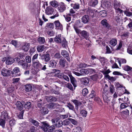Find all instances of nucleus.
I'll use <instances>...</instances> for the list:
<instances>
[{
	"mask_svg": "<svg viewBox=\"0 0 132 132\" xmlns=\"http://www.w3.org/2000/svg\"><path fill=\"white\" fill-rule=\"evenodd\" d=\"M57 64V62L55 60H51L49 62V67L54 68L56 67Z\"/></svg>",
	"mask_w": 132,
	"mask_h": 132,
	"instance_id": "obj_21",
	"label": "nucleus"
},
{
	"mask_svg": "<svg viewBox=\"0 0 132 132\" xmlns=\"http://www.w3.org/2000/svg\"><path fill=\"white\" fill-rule=\"evenodd\" d=\"M45 13L48 15H54L50 17L51 19H54L59 16L58 12L56 10L50 7H46L45 10Z\"/></svg>",
	"mask_w": 132,
	"mask_h": 132,
	"instance_id": "obj_1",
	"label": "nucleus"
},
{
	"mask_svg": "<svg viewBox=\"0 0 132 132\" xmlns=\"http://www.w3.org/2000/svg\"><path fill=\"white\" fill-rule=\"evenodd\" d=\"M52 94H54L56 95H60V93L59 91L55 90L53 89H52L50 90Z\"/></svg>",
	"mask_w": 132,
	"mask_h": 132,
	"instance_id": "obj_52",
	"label": "nucleus"
},
{
	"mask_svg": "<svg viewBox=\"0 0 132 132\" xmlns=\"http://www.w3.org/2000/svg\"><path fill=\"white\" fill-rule=\"evenodd\" d=\"M117 43V40L115 39H112L110 41V44L113 46H116Z\"/></svg>",
	"mask_w": 132,
	"mask_h": 132,
	"instance_id": "obj_42",
	"label": "nucleus"
},
{
	"mask_svg": "<svg viewBox=\"0 0 132 132\" xmlns=\"http://www.w3.org/2000/svg\"><path fill=\"white\" fill-rule=\"evenodd\" d=\"M1 117L2 118L7 120L9 119L10 118V116H8L7 111H4L1 113Z\"/></svg>",
	"mask_w": 132,
	"mask_h": 132,
	"instance_id": "obj_10",
	"label": "nucleus"
},
{
	"mask_svg": "<svg viewBox=\"0 0 132 132\" xmlns=\"http://www.w3.org/2000/svg\"><path fill=\"white\" fill-rule=\"evenodd\" d=\"M118 62L120 66H121V63H125L126 62V61L125 59H120V60H118Z\"/></svg>",
	"mask_w": 132,
	"mask_h": 132,
	"instance_id": "obj_49",
	"label": "nucleus"
},
{
	"mask_svg": "<svg viewBox=\"0 0 132 132\" xmlns=\"http://www.w3.org/2000/svg\"><path fill=\"white\" fill-rule=\"evenodd\" d=\"M26 61L28 63L31 62V59L30 57L29 56H27L26 57Z\"/></svg>",
	"mask_w": 132,
	"mask_h": 132,
	"instance_id": "obj_61",
	"label": "nucleus"
},
{
	"mask_svg": "<svg viewBox=\"0 0 132 132\" xmlns=\"http://www.w3.org/2000/svg\"><path fill=\"white\" fill-rule=\"evenodd\" d=\"M116 87L117 88H123L124 89H125V87L123 86V85L122 84H120L119 82H117L116 83L115 85Z\"/></svg>",
	"mask_w": 132,
	"mask_h": 132,
	"instance_id": "obj_50",
	"label": "nucleus"
},
{
	"mask_svg": "<svg viewBox=\"0 0 132 132\" xmlns=\"http://www.w3.org/2000/svg\"><path fill=\"white\" fill-rule=\"evenodd\" d=\"M46 100L48 102H51L56 101L57 99L54 97L51 96L47 97L46 98Z\"/></svg>",
	"mask_w": 132,
	"mask_h": 132,
	"instance_id": "obj_30",
	"label": "nucleus"
},
{
	"mask_svg": "<svg viewBox=\"0 0 132 132\" xmlns=\"http://www.w3.org/2000/svg\"><path fill=\"white\" fill-rule=\"evenodd\" d=\"M15 47H16L17 45V42L15 40H12L11 43Z\"/></svg>",
	"mask_w": 132,
	"mask_h": 132,
	"instance_id": "obj_64",
	"label": "nucleus"
},
{
	"mask_svg": "<svg viewBox=\"0 0 132 132\" xmlns=\"http://www.w3.org/2000/svg\"><path fill=\"white\" fill-rule=\"evenodd\" d=\"M35 127L34 126L30 127V129L27 131V132H35Z\"/></svg>",
	"mask_w": 132,
	"mask_h": 132,
	"instance_id": "obj_56",
	"label": "nucleus"
},
{
	"mask_svg": "<svg viewBox=\"0 0 132 132\" xmlns=\"http://www.w3.org/2000/svg\"><path fill=\"white\" fill-rule=\"evenodd\" d=\"M88 93V91L87 88H85L82 90V93L83 96L86 95Z\"/></svg>",
	"mask_w": 132,
	"mask_h": 132,
	"instance_id": "obj_53",
	"label": "nucleus"
},
{
	"mask_svg": "<svg viewBox=\"0 0 132 132\" xmlns=\"http://www.w3.org/2000/svg\"><path fill=\"white\" fill-rule=\"evenodd\" d=\"M58 6V10L60 12H63L66 9V5L63 2H61Z\"/></svg>",
	"mask_w": 132,
	"mask_h": 132,
	"instance_id": "obj_9",
	"label": "nucleus"
},
{
	"mask_svg": "<svg viewBox=\"0 0 132 132\" xmlns=\"http://www.w3.org/2000/svg\"><path fill=\"white\" fill-rule=\"evenodd\" d=\"M79 72L80 73L74 71L73 73L76 76H79L85 75L88 74L89 73L88 70L85 69L81 70H80Z\"/></svg>",
	"mask_w": 132,
	"mask_h": 132,
	"instance_id": "obj_6",
	"label": "nucleus"
},
{
	"mask_svg": "<svg viewBox=\"0 0 132 132\" xmlns=\"http://www.w3.org/2000/svg\"><path fill=\"white\" fill-rule=\"evenodd\" d=\"M105 77L108 78L109 80L112 82L115 81L117 79L116 77H113L110 76L109 75H107L105 76Z\"/></svg>",
	"mask_w": 132,
	"mask_h": 132,
	"instance_id": "obj_29",
	"label": "nucleus"
},
{
	"mask_svg": "<svg viewBox=\"0 0 132 132\" xmlns=\"http://www.w3.org/2000/svg\"><path fill=\"white\" fill-rule=\"evenodd\" d=\"M14 72L10 70L6 69L5 68L3 69L1 71V74L3 76L7 77L13 75Z\"/></svg>",
	"mask_w": 132,
	"mask_h": 132,
	"instance_id": "obj_5",
	"label": "nucleus"
},
{
	"mask_svg": "<svg viewBox=\"0 0 132 132\" xmlns=\"http://www.w3.org/2000/svg\"><path fill=\"white\" fill-rule=\"evenodd\" d=\"M52 123L57 127H60L63 125V122L59 119H53L52 120Z\"/></svg>",
	"mask_w": 132,
	"mask_h": 132,
	"instance_id": "obj_4",
	"label": "nucleus"
},
{
	"mask_svg": "<svg viewBox=\"0 0 132 132\" xmlns=\"http://www.w3.org/2000/svg\"><path fill=\"white\" fill-rule=\"evenodd\" d=\"M67 107H68L70 110L73 111L75 110L74 106L70 103H68Z\"/></svg>",
	"mask_w": 132,
	"mask_h": 132,
	"instance_id": "obj_51",
	"label": "nucleus"
},
{
	"mask_svg": "<svg viewBox=\"0 0 132 132\" xmlns=\"http://www.w3.org/2000/svg\"><path fill=\"white\" fill-rule=\"evenodd\" d=\"M7 58V59L6 61V63L7 64H11L14 62V59L11 57L9 56Z\"/></svg>",
	"mask_w": 132,
	"mask_h": 132,
	"instance_id": "obj_22",
	"label": "nucleus"
},
{
	"mask_svg": "<svg viewBox=\"0 0 132 132\" xmlns=\"http://www.w3.org/2000/svg\"><path fill=\"white\" fill-rule=\"evenodd\" d=\"M38 41L40 44H44L45 42V40L44 37H39L38 39Z\"/></svg>",
	"mask_w": 132,
	"mask_h": 132,
	"instance_id": "obj_41",
	"label": "nucleus"
},
{
	"mask_svg": "<svg viewBox=\"0 0 132 132\" xmlns=\"http://www.w3.org/2000/svg\"><path fill=\"white\" fill-rule=\"evenodd\" d=\"M47 33L48 35L51 36H53L54 34V32L53 30L48 31Z\"/></svg>",
	"mask_w": 132,
	"mask_h": 132,
	"instance_id": "obj_60",
	"label": "nucleus"
},
{
	"mask_svg": "<svg viewBox=\"0 0 132 132\" xmlns=\"http://www.w3.org/2000/svg\"><path fill=\"white\" fill-rule=\"evenodd\" d=\"M71 14H68L66 15H63V16L65 18V20L69 22L71 21V18L69 16Z\"/></svg>",
	"mask_w": 132,
	"mask_h": 132,
	"instance_id": "obj_45",
	"label": "nucleus"
},
{
	"mask_svg": "<svg viewBox=\"0 0 132 132\" xmlns=\"http://www.w3.org/2000/svg\"><path fill=\"white\" fill-rule=\"evenodd\" d=\"M82 22L84 23H88L89 20V16L87 15L83 16L81 19Z\"/></svg>",
	"mask_w": 132,
	"mask_h": 132,
	"instance_id": "obj_18",
	"label": "nucleus"
},
{
	"mask_svg": "<svg viewBox=\"0 0 132 132\" xmlns=\"http://www.w3.org/2000/svg\"><path fill=\"white\" fill-rule=\"evenodd\" d=\"M59 104L54 103H52L49 104L48 108L50 109H55L57 106H59Z\"/></svg>",
	"mask_w": 132,
	"mask_h": 132,
	"instance_id": "obj_32",
	"label": "nucleus"
},
{
	"mask_svg": "<svg viewBox=\"0 0 132 132\" xmlns=\"http://www.w3.org/2000/svg\"><path fill=\"white\" fill-rule=\"evenodd\" d=\"M59 62L60 65L63 68L65 67V64L67 63L65 59L63 58L60 59Z\"/></svg>",
	"mask_w": 132,
	"mask_h": 132,
	"instance_id": "obj_17",
	"label": "nucleus"
},
{
	"mask_svg": "<svg viewBox=\"0 0 132 132\" xmlns=\"http://www.w3.org/2000/svg\"><path fill=\"white\" fill-rule=\"evenodd\" d=\"M27 123L25 122L21 123L20 124L21 127H20L19 130L22 132H24L27 130Z\"/></svg>",
	"mask_w": 132,
	"mask_h": 132,
	"instance_id": "obj_11",
	"label": "nucleus"
},
{
	"mask_svg": "<svg viewBox=\"0 0 132 132\" xmlns=\"http://www.w3.org/2000/svg\"><path fill=\"white\" fill-rule=\"evenodd\" d=\"M45 48V46L44 45H39L37 47V51L38 52H42Z\"/></svg>",
	"mask_w": 132,
	"mask_h": 132,
	"instance_id": "obj_38",
	"label": "nucleus"
},
{
	"mask_svg": "<svg viewBox=\"0 0 132 132\" xmlns=\"http://www.w3.org/2000/svg\"><path fill=\"white\" fill-rule=\"evenodd\" d=\"M31 106V103L29 102H27L25 104L23 105V107L27 110H29Z\"/></svg>",
	"mask_w": 132,
	"mask_h": 132,
	"instance_id": "obj_33",
	"label": "nucleus"
},
{
	"mask_svg": "<svg viewBox=\"0 0 132 132\" xmlns=\"http://www.w3.org/2000/svg\"><path fill=\"white\" fill-rule=\"evenodd\" d=\"M107 95L104 94L102 95V96L104 102L108 103L110 101V98Z\"/></svg>",
	"mask_w": 132,
	"mask_h": 132,
	"instance_id": "obj_37",
	"label": "nucleus"
},
{
	"mask_svg": "<svg viewBox=\"0 0 132 132\" xmlns=\"http://www.w3.org/2000/svg\"><path fill=\"white\" fill-rule=\"evenodd\" d=\"M99 15L101 17H104L107 15L106 11L105 10H103L100 11L99 13H98Z\"/></svg>",
	"mask_w": 132,
	"mask_h": 132,
	"instance_id": "obj_43",
	"label": "nucleus"
},
{
	"mask_svg": "<svg viewBox=\"0 0 132 132\" xmlns=\"http://www.w3.org/2000/svg\"><path fill=\"white\" fill-rule=\"evenodd\" d=\"M98 3L97 0H91L89 4L90 5L92 6H94L96 5Z\"/></svg>",
	"mask_w": 132,
	"mask_h": 132,
	"instance_id": "obj_39",
	"label": "nucleus"
},
{
	"mask_svg": "<svg viewBox=\"0 0 132 132\" xmlns=\"http://www.w3.org/2000/svg\"><path fill=\"white\" fill-rule=\"evenodd\" d=\"M109 91L110 93L112 94L115 91V89L114 86L113 85H111L110 86L109 88Z\"/></svg>",
	"mask_w": 132,
	"mask_h": 132,
	"instance_id": "obj_47",
	"label": "nucleus"
},
{
	"mask_svg": "<svg viewBox=\"0 0 132 132\" xmlns=\"http://www.w3.org/2000/svg\"><path fill=\"white\" fill-rule=\"evenodd\" d=\"M87 111L84 110H81L80 112V114L84 117H86L87 114Z\"/></svg>",
	"mask_w": 132,
	"mask_h": 132,
	"instance_id": "obj_44",
	"label": "nucleus"
},
{
	"mask_svg": "<svg viewBox=\"0 0 132 132\" xmlns=\"http://www.w3.org/2000/svg\"><path fill=\"white\" fill-rule=\"evenodd\" d=\"M129 33L128 32H125L121 36L122 37H124L125 38H128L129 36Z\"/></svg>",
	"mask_w": 132,
	"mask_h": 132,
	"instance_id": "obj_57",
	"label": "nucleus"
},
{
	"mask_svg": "<svg viewBox=\"0 0 132 132\" xmlns=\"http://www.w3.org/2000/svg\"><path fill=\"white\" fill-rule=\"evenodd\" d=\"M70 90H72L73 89V87L71 84L69 83H68L66 86Z\"/></svg>",
	"mask_w": 132,
	"mask_h": 132,
	"instance_id": "obj_63",
	"label": "nucleus"
},
{
	"mask_svg": "<svg viewBox=\"0 0 132 132\" xmlns=\"http://www.w3.org/2000/svg\"><path fill=\"white\" fill-rule=\"evenodd\" d=\"M15 121L14 119H12L9 121V123L10 126L11 127V129H12L11 127L15 125Z\"/></svg>",
	"mask_w": 132,
	"mask_h": 132,
	"instance_id": "obj_40",
	"label": "nucleus"
},
{
	"mask_svg": "<svg viewBox=\"0 0 132 132\" xmlns=\"http://www.w3.org/2000/svg\"><path fill=\"white\" fill-rule=\"evenodd\" d=\"M74 28L75 31L76 33L78 34H80V32L82 31L80 29H79L78 28L76 27V26H74Z\"/></svg>",
	"mask_w": 132,
	"mask_h": 132,
	"instance_id": "obj_58",
	"label": "nucleus"
},
{
	"mask_svg": "<svg viewBox=\"0 0 132 132\" xmlns=\"http://www.w3.org/2000/svg\"><path fill=\"white\" fill-rule=\"evenodd\" d=\"M123 69L126 71H129V73L131 75H132V71L131 70L132 68L128 65H125L123 66L122 67Z\"/></svg>",
	"mask_w": 132,
	"mask_h": 132,
	"instance_id": "obj_16",
	"label": "nucleus"
},
{
	"mask_svg": "<svg viewBox=\"0 0 132 132\" xmlns=\"http://www.w3.org/2000/svg\"><path fill=\"white\" fill-rule=\"evenodd\" d=\"M47 27L49 28H53L54 27V24L53 23H49L47 24Z\"/></svg>",
	"mask_w": 132,
	"mask_h": 132,
	"instance_id": "obj_62",
	"label": "nucleus"
},
{
	"mask_svg": "<svg viewBox=\"0 0 132 132\" xmlns=\"http://www.w3.org/2000/svg\"><path fill=\"white\" fill-rule=\"evenodd\" d=\"M96 95L95 91L94 90H92L91 93L89 95V97L90 98H93L95 97Z\"/></svg>",
	"mask_w": 132,
	"mask_h": 132,
	"instance_id": "obj_46",
	"label": "nucleus"
},
{
	"mask_svg": "<svg viewBox=\"0 0 132 132\" xmlns=\"http://www.w3.org/2000/svg\"><path fill=\"white\" fill-rule=\"evenodd\" d=\"M98 12L93 10H90L89 11V14L92 18L96 17V15Z\"/></svg>",
	"mask_w": 132,
	"mask_h": 132,
	"instance_id": "obj_25",
	"label": "nucleus"
},
{
	"mask_svg": "<svg viewBox=\"0 0 132 132\" xmlns=\"http://www.w3.org/2000/svg\"><path fill=\"white\" fill-rule=\"evenodd\" d=\"M119 100L120 103H121L120 105V108L121 109H125L129 105V102H126L128 101V97H126V100H124L123 98H119Z\"/></svg>",
	"mask_w": 132,
	"mask_h": 132,
	"instance_id": "obj_3",
	"label": "nucleus"
},
{
	"mask_svg": "<svg viewBox=\"0 0 132 132\" xmlns=\"http://www.w3.org/2000/svg\"><path fill=\"white\" fill-rule=\"evenodd\" d=\"M101 22L104 27L108 29H109L110 27V25L107 22V20L106 19L103 20L101 21Z\"/></svg>",
	"mask_w": 132,
	"mask_h": 132,
	"instance_id": "obj_19",
	"label": "nucleus"
},
{
	"mask_svg": "<svg viewBox=\"0 0 132 132\" xmlns=\"http://www.w3.org/2000/svg\"><path fill=\"white\" fill-rule=\"evenodd\" d=\"M42 123L44 126L43 130L45 132H53L55 129V127L53 125L50 126L46 122H43Z\"/></svg>",
	"mask_w": 132,
	"mask_h": 132,
	"instance_id": "obj_2",
	"label": "nucleus"
},
{
	"mask_svg": "<svg viewBox=\"0 0 132 132\" xmlns=\"http://www.w3.org/2000/svg\"><path fill=\"white\" fill-rule=\"evenodd\" d=\"M55 58L58 60L60 59L61 57V55L59 53H56L54 55Z\"/></svg>",
	"mask_w": 132,
	"mask_h": 132,
	"instance_id": "obj_59",
	"label": "nucleus"
},
{
	"mask_svg": "<svg viewBox=\"0 0 132 132\" xmlns=\"http://www.w3.org/2000/svg\"><path fill=\"white\" fill-rule=\"evenodd\" d=\"M68 119L74 125H76L77 124V122L74 119L71 118H69Z\"/></svg>",
	"mask_w": 132,
	"mask_h": 132,
	"instance_id": "obj_54",
	"label": "nucleus"
},
{
	"mask_svg": "<svg viewBox=\"0 0 132 132\" xmlns=\"http://www.w3.org/2000/svg\"><path fill=\"white\" fill-rule=\"evenodd\" d=\"M40 58L42 60H44V62H48L51 59L50 57V55L48 51L47 52L46 54H44L41 56Z\"/></svg>",
	"mask_w": 132,
	"mask_h": 132,
	"instance_id": "obj_7",
	"label": "nucleus"
},
{
	"mask_svg": "<svg viewBox=\"0 0 132 132\" xmlns=\"http://www.w3.org/2000/svg\"><path fill=\"white\" fill-rule=\"evenodd\" d=\"M32 84H27L25 86V89L26 91L30 92L32 89Z\"/></svg>",
	"mask_w": 132,
	"mask_h": 132,
	"instance_id": "obj_23",
	"label": "nucleus"
},
{
	"mask_svg": "<svg viewBox=\"0 0 132 132\" xmlns=\"http://www.w3.org/2000/svg\"><path fill=\"white\" fill-rule=\"evenodd\" d=\"M61 45L62 47L64 48H66L67 46V42L66 41L65 39L64 38H63L62 39L61 43Z\"/></svg>",
	"mask_w": 132,
	"mask_h": 132,
	"instance_id": "obj_31",
	"label": "nucleus"
},
{
	"mask_svg": "<svg viewBox=\"0 0 132 132\" xmlns=\"http://www.w3.org/2000/svg\"><path fill=\"white\" fill-rule=\"evenodd\" d=\"M33 65L34 67L36 68V69L39 70H41V67H42V65L38 61L33 63Z\"/></svg>",
	"mask_w": 132,
	"mask_h": 132,
	"instance_id": "obj_12",
	"label": "nucleus"
},
{
	"mask_svg": "<svg viewBox=\"0 0 132 132\" xmlns=\"http://www.w3.org/2000/svg\"><path fill=\"white\" fill-rule=\"evenodd\" d=\"M81 84L85 85H88L89 83V79L87 77L82 78L79 79Z\"/></svg>",
	"mask_w": 132,
	"mask_h": 132,
	"instance_id": "obj_8",
	"label": "nucleus"
},
{
	"mask_svg": "<svg viewBox=\"0 0 132 132\" xmlns=\"http://www.w3.org/2000/svg\"><path fill=\"white\" fill-rule=\"evenodd\" d=\"M54 23L56 27H57L58 29L60 30L62 29V25L60 23L59 20H58L55 21Z\"/></svg>",
	"mask_w": 132,
	"mask_h": 132,
	"instance_id": "obj_26",
	"label": "nucleus"
},
{
	"mask_svg": "<svg viewBox=\"0 0 132 132\" xmlns=\"http://www.w3.org/2000/svg\"><path fill=\"white\" fill-rule=\"evenodd\" d=\"M61 35L60 34L56 35L54 38V41L57 43H61L62 40L61 38Z\"/></svg>",
	"mask_w": 132,
	"mask_h": 132,
	"instance_id": "obj_20",
	"label": "nucleus"
},
{
	"mask_svg": "<svg viewBox=\"0 0 132 132\" xmlns=\"http://www.w3.org/2000/svg\"><path fill=\"white\" fill-rule=\"evenodd\" d=\"M120 4V3L117 0H114L113 3L114 8V9H117L119 7Z\"/></svg>",
	"mask_w": 132,
	"mask_h": 132,
	"instance_id": "obj_34",
	"label": "nucleus"
},
{
	"mask_svg": "<svg viewBox=\"0 0 132 132\" xmlns=\"http://www.w3.org/2000/svg\"><path fill=\"white\" fill-rule=\"evenodd\" d=\"M30 44L29 43H26L22 46V49L25 51H27L29 49Z\"/></svg>",
	"mask_w": 132,
	"mask_h": 132,
	"instance_id": "obj_27",
	"label": "nucleus"
},
{
	"mask_svg": "<svg viewBox=\"0 0 132 132\" xmlns=\"http://www.w3.org/2000/svg\"><path fill=\"white\" fill-rule=\"evenodd\" d=\"M16 104V107L19 110L21 111L22 109L23 105L19 101H17Z\"/></svg>",
	"mask_w": 132,
	"mask_h": 132,
	"instance_id": "obj_28",
	"label": "nucleus"
},
{
	"mask_svg": "<svg viewBox=\"0 0 132 132\" xmlns=\"http://www.w3.org/2000/svg\"><path fill=\"white\" fill-rule=\"evenodd\" d=\"M6 123V120L3 119H0V126L4 128L5 127V124Z\"/></svg>",
	"mask_w": 132,
	"mask_h": 132,
	"instance_id": "obj_36",
	"label": "nucleus"
},
{
	"mask_svg": "<svg viewBox=\"0 0 132 132\" xmlns=\"http://www.w3.org/2000/svg\"><path fill=\"white\" fill-rule=\"evenodd\" d=\"M50 4L51 6L55 7H57L59 5L58 2L55 0L51 1Z\"/></svg>",
	"mask_w": 132,
	"mask_h": 132,
	"instance_id": "obj_35",
	"label": "nucleus"
},
{
	"mask_svg": "<svg viewBox=\"0 0 132 132\" xmlns=\"http://www.w3.org/2000/svg\"><path fill=\"white\" fill-rule=\"evenodd\" d=\"M40 112L41 114L44 115L47 114L48 111L47 108L45 107H43L40 109Z\"/></svg>",
	"mask_w": 132,
	"mask_h": 132,
	"instance_id": "obj_24",
	"label": "nucleus"
},
{
	"mask_svg": "<svg viewBox=\"0 0 132 132\" xmlns=\"http://www.w3.org/2000/svg\"><path fill=\"white\" fill-rule=\"evenodd\" d=\"M73 8L75 10H77L79 8V5L77 3H76L73 5Z\"/></svg>",
	"mask_w": 132,
	"mask_h": 132,
	"instance_id": "obj_55",
	"label": "nucleus"
},
{
	"mask_svg": "<svg viewBox=\"0 0 132 132\" xmlns=\"http://www.w3.org/2000/svg\"><path fill=\"white\" fill-rule=\"evenodd\" d=\"M69 76L70 77V80L71 81V82L72 84L74 86L75 84V78L73 77L71 75H69Z\"/></svg>",
	"mask_w": 132,
	"mask_h": 132,
	"instance_id": "obj_48",
	"label": "nucleus"
},
{
	"mask_svg": "<svg viewBox=\"0 0 132 132\" xmlns=\"http://www.w3.org/2000/svg\"><path fill=\"white\" fill-rule=\"evenodd\" d=\"M80 34L81 36L84 38L86 39H88L89 36L88 32L85 30H83L80 32Z\"/></svg>",
	"mask_w": 132,
	"mask_h": 132,
	"instance_id": "obj_14",
	"label": "nucleus"
},
{
	"mask_svg": "<svg viewBox=\"0 0 132 132\" xmlns=\"http://www.w3.org/2000/svg\"><path fill=\"white\" fill-rule=\"evenodd\" d=\"M61 54L68 61L69 60L70 58L69 57V54L68 52L65 50H62L61 51Z\"/></svg>",
	"mask_w": 132,
	"mask_h": 132,
	"instance_id": "obj_15",
	"label": "nucleus"
},
{
	"mask_svg": "<svg viewBox=\"0 0 132 132\" xmlns=\"http://www.w3.org/2000/svg\"><path fill=\"white\" fill-rule=\"evenodd\" d=\"M29 120L35 126L37 127H39V128L40 127L41 129L43 128V127L40 126V123L37 121L32 119H30Z\"/></svg>",
	"mask_w": 132,
	"mask_h": 132,
	"instance_id": "obj_13",
	"label": "nucleus"
}]
</instances>
